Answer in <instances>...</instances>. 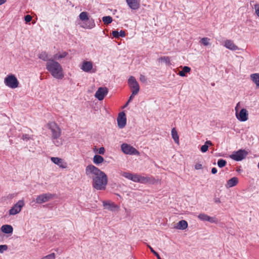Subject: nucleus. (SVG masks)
I'll list each match as a JSON object with an SVG mask.
<instances>
[{"label": "nucleus", "mask_w": 259, "mask_h": 259, "mask_svg": "<svg viewBox=\"0 0 259 259\" xmlns=\"http://www.w3.org/2000/svg\"><path fill=\"white\" fill-rule=\"evenodd\" d=\"M5 84L12 89H15L18 87L19 81L14 75H8L4 80Z\"/></svg>", "instance_id": "39448f33"}, {"label": "nucleus", "mask_w": 259, "mask_h": 259, "mask_svg": "<svg viewBox=\"0 0 259 259\" xmlns=\"http://www.w3.org/2000/svg\"><path fill=\"white\" fill-rule=\"evenodd\" d=\"M254 9L255 10V13L259 17V5L258 4L255 5Z\"/></svg>", "instance_id": "09e8293b"}, {"label": "nucleus", "mask_w": 259, "mask_h": 259, "mask_svg": "<svg viewBox=\"0 0 259 259\" xmlns=\"http://www.w3.org/2000/svg\"><path fill=\"white\" fill-rule=\"evenodd\" d=\"M250 78L256 84V87L259 88V73H253L251 74Z\"/></svg>", "instance_id": "393cba45"}, {"label": "nucleus", "mask_w": 259, "mask_h": 259, "mask_svg": "<svg viewBox=\"0 0 259 259\" xmlns=\"http://www.w3.org/2000/svg\"><path fill=\"white\" fill-rule=\"evenodd\" d=\"M1 231L6 234H12L13 231V228L11 225H4L1 227Z\"/></svg>", "instance_id": "412c9836"}, {"label": "nucleus", "mask_w": 259, "mask_h": 259, "mask_svg": "<svg viewBox=\"0 0 259 259\" xmlns=\"http://www.w3.org/2000/svg\"><path fill=\"white\" fill-rule=\"evenodd\" d=\"M122 151L126 154H136L138 153V151L133 146L125 143H123L121 145Z\"/></svg>", "instance_id": "9d476101"}, {"label": "nucleus", "mask_w": 259, "mask_h": 259, "mask_svg": "<svg viewBox=\"0 0 259 259\" xmlns=\"http://www.w3.org/2000/svg\"><path fill=\"white\" fill-rule=\"evenodd\" d=\"M98 152L100 154H103L105 152V148L104 147L100 148Z\"/></svg>", "instance_id": "603ef678"}, {"label": "nucleus", "mask_w": 259, "mask_h": 259, "mask_svg": "<svg viewBox=\"0 0 259 259\" xmlns=\"http://www.w3.org/2000/svg\"><path fill=\"white\" fill-rule=\"evenodd\" d=\"M47 202L54 198H57V195L55 194H51L50 193L44 194Z\"/></svg>", "instance_id": "72a5a7b5"}, {"label": "nucleus", "mask_w": 259, "mask_h": 259, "mask_svg": "<svg viewBox=\"0 0 259 259\" xmlns=\"http://www.w3.org/2000/svg\"><path fill=\"white\" fill-rule=\"evenodd\" d=\"M46 199L44 194L38 195L36 198V202L38 204H41L46 202Z\"/></svg>", "instance_id": "7c9ffc66"}, {"label": "nucleus", "mask_w": 259, "mask_h": 259, "mask_svg": "<svg viewBox=\"0 0 259 259\" xmlns=\"http://www.w3.org/2000/svg\"><path fill=\"white\" fill-rule=\"evenodd\" d=\"M102 20L106 24H109L112 22V18L110 16H104L102 18Z\"/></svg>", "instance_id": "c9c22d12"}, {"label": "nucleus", "mask_w": 259, "mask_h": 259, "mask_svg": "<svg viewBox=\"0 0 259 259\" xmlns=\"http://www.w3.org/2000/svg\"><path fill=\"white\" fill-rule=\"evenodd\" d=\"M79 17L80 20H81L82 21H83V22L84 21H85L86 20L88 19V18H89L88 13L86 12H81L79 14Z\"/></svg>", "instance_id": "f704fd0d"}, {"label": "nucleus", "mask_w": 259, "mask_h": 259, "mask_svg": "<svg viewBox=\"0 0 259 259\" xmlns=\"http://www.w3.org/2000/svg\"><path fill=\"white\" fill-rule=\"evenodd\" d=\"M140 80L142 82H145L147 81L146 76L144 75L141 74L140 76Z\"/></svg>", "instance_id": "49530a36"}, {"label": "nucleus", "mask_w": 259, "mask_h": 259, "mask_svg": "<svg viewBox=\"0 0 259 259\" xmlns=\"http://www.w3.org/2000/svg\"><path fill=\"white\" fill-rule=\"evenodd\" d=\"M107 184V179H93V187L97 190H104Z\"/></svg>", "instance_id": "6e6552de"}, {"label": "nucleus", "mask_w": 259, "mask_h": 259, "mask_svg": "<svg viewBox=\"0 0 259 259\" xmlns=\"http://www.w3.org/2000/svg\"><path fill=\"white\" fill-rule=\"evenodd\" d=\"M226 160H225L223 159H219V160L218 161V165L221 168L225 166L226 165Z\"/></svg>", "instance_id": "58836bf2"}, {"label": "nucleus", "mask_w": 259, "mask_h": 259, "mask_svg": "<svg viewBox=\"0 0 259 259\" xmlns=\"http://www.w3.org/2000/svg\"><path fill=\"white\" fill-rule=\"evenodd\" d=\"M55 254L54 253H52L50 254H48L44 257H43L41 259H55Z\"/></svg>", "instance_id": "79ce46f5"}, {"label": "nucleus", "mask_w": 259, "mask_h": 259, "mask_svg": "<svg viewBox=\"0 0 259 259\" xmlns=\"http://www.w3.org/2000/svg\"><path fill=\"white\" fill-rule=\"evenodd\" d=\"M156 256L157 257V259H161V258L160 257L158 254Z\"/></svg>", "instance_id": "4d7b16f0"}, {"label": "nucleus", "mask_w": 259, "mask_h": 259, "mask_svg": "<svg viewBox=\"0 0 259 259\" xmlns=\"http://www.w3.org/2000/svg\"><path fill=\"white\" fill-rule=\"evenodd\" d=\"M203 167L202 166V164L200 163H196L195 165V168L197 170H198V169H202Z\"/></svg>", "instance_id": "de8ad7c7"}, {"label": "nucleus", "mask_w": 259, "mask_h": 259, "mask_svg": "<svg viewBox=\"0 0 259 259\" xmlns=\"http://www.w3.org/2000/svg\"><path fill=\"white\" fill-rule=\"evenodd\" d=\"M52 161L56 164H57L61 167L65 168L66 166V163L64 162V160L58 157H51Z\"/></svg>", "instance_id": "aec40b11"}, {"label": "nucleus", "mask_w": 259, "mask_h": 259, "mask_svg": "<svg viewBox=\"0 0 259 259\" xmlns=\"http://www.w3.org/2000/svg\"><path fill=\"white\" fill-rule=\"evenodd\" d=\"M117 120L119 127L120 128H123L126 123V118L125 113L123 112H120L118 115Z\"/></svg>", "instance_id": "4468645a"}, {"label": "nucleus", "mask_w": 259, "mask_h": 259, "mask_svg": "<svg viewBox=\"0 0 259 259\" xmlns=\"http://www.w3.org/2000/svg\"><path fill=\"white\" fill-rule=\"evenodd\" d=\"M46 69L55 78L61 79L64 77L63 70L61 65L51 58L46 63Z\"/></svg>", "instance_id": "f257e3e1"}, {"label": "nucleus", "mask_w": 259, "mask_h": 259, "mask_svg": "<svg viewBox=\"0 0 259 259\" xmlns=\"http://www.w3.org/2000/svg\"><path fill=\"white\" fill-rule=\"evenodd\" d=\"M171 136L175 142L178 144L179 142V138L175 128H173L171 130Z\"/></svg>", "instance_id": "cd10ccee"}, {"label": "nucleus", "mask_w": 259, "mask_h": 259, "mask_svg": "<svg viewBox=\"0 0 259 259\" xmlns=\"http://www.w3.org/2000/svg\"><path fill=\"white\" fill-rule=\"evenodd\" d=\"M87 175H93L94 178H107V175L93 165H89L86 168Z\"/></svg>", "instance_id": "f03ea898"}, {"label": "nucleus", "mask_w": 259, "mask_h": 259, "mask_svg": "<svg viewBox=\"0 0 259 259\" xmlns=\"http://www.w3.org/2000/svg\"><path fill=\"white\" fill-rule=\"evenodd\" d=\"M239 103H238L237 106L235 107L236 110V116L237 118L240 121H245L248 119V113L246 109L243 108L239 112H237V108Z\"/></svg>", "instance_id": "1a4fd4ad"}, {"label": "nucleus", "mask_w": 259, "mask_h": 259, "mask_svg": "<svg viewBox=\"0 0 259 259\" xmlns=\"http://www.w3.org/2000/svg\"><path fill=\"white\" fill-rule=\"evenodd\" d=\"M128 83L133 92V95H137L140 90V87L138 82L134 76H131L128 79Z\"/></svg>", "instance_id": "423d86ee"}, {"label": "nucleus", "mask_w": 259, "mask_h": 259, "mask_svg": "<svg viewBox=\"0 0 259 259\" xmlns=\"http://www.w3.org/2000/svg\"><path fill=\"white\" fill-rule=\"evenodd\" d=\"M209 38L207 37H203L201 39V43L205 46H207L209 45Z\"/></svg>", "instance_id": "ea45409f"}, {"label": "nucleus", "mask_w": 259, "mask_h": 259, "mask_svg": "<svg viewBox=\"0 0 259 259\" xmlns=\"http://www.w3.org/2000/svg\"><path fill=\"white\" fill-rule=\"evenodd\" d=\"M136 95H133V92L132 93V95H131V96L129 98V99L128 100L125 106H126L134 98V96H135Z\"/></svg>", "instance_id": "3c124183"}, {"label": "nucleus", "mask_w": 259, "mask_h": 259, "mask_svg": "<svg viewBox=\"0 0 259 259\" xmlns=\"http://www.w3.org/2000/svg\"><path fill=\"white\" fill-rule=\"evenodd\" d=\"M217 172V169L215 167H213L211 169V172L213 174H216Z\"/></svg>", "instance_id": "864d4df0"}, {"label": "nucleus", "mask_w": 259, "mask_h": 259, "mask_svg": "<svg viewBox=\"0 0 259 259\" xmlns=\"http://www.w3.org/2000/svg\"><path fill=\"white\" fill-rule=\"evenodd\" d=\"M7 0H0V6L5 4Z\"/></svg>", "instance_id": "6e6d98bb"}, {"label": "nucleus", "mask_w": 259, "mask_h": 259, "mask_svg": "<svg viewBox=\"0 0 259 259\" xmlns=\"http://www.w3.org/2000/svg\"><path fill=\"white\" fill-rule=\"evenodd\" d=\"M52 140L53 142V143L56 146H59L62 144V142L61 139L60 138L53 139V138H52Z\"/></svg>", "instance_id": "4c0bfd02"}, {"label": "nucleus", "mask_w": 259, "mask_h": 259, "mask_svg": "<svg viewBox=\"0 0 259 259\" xmlns=\"http://www.w3.org/2000/svg\"><path fill=\"white\" fill-rule=\"evenodd\" d=\"M80 68L83 71L89 72L93 68V63L91 61H84Z\"/></svg>", "instance_id": "6ab92c4d"}, {"label": "nucleus", "mask_w": 259, "mask_h": 259, "mask_svg": "<svg viewBox=\"0 0 259 259\" xmlns=\"http://www.w3.org/2000/svg\"><path fill=\"white\" fill-rule=\"evenodd\" d=\"M95 26L94 20L92 18L86 20L84 21L81 25V27L86 29H92Z\"/></svg>", "instance_id": "dca6fc26"}, {"label": "nucleus", "mask_w": 259, "mask_h": 259, "mask_svg": "<svg viewBox=\"0 0 259 259\" xmlns=\"http://www.w3.org/2000/svg\"><path fill=\"white\" fill-rule=\"evenodd\" d=\"M208 217L206 214L200 213L198 215V218L199 220L203 221H208Z\"/></svg>", "instance_id": "e433bc0d"}, {"label": "nucleus", "mask_w": 259, "mask_h": 259, "mask_svg": "<svg viewBox=\"0 0 259 259\" xmlns=\"http://www.w3.org/2000/svg\"><path fill=\"white\" fill-rule=\"evenodd\" d=\"M153 253L155 256H156V255L158 254V253H157L155 251H154L153 252Z\"/></svg>", "instance_id": "13d9d810"}, {"label": "nucleus", "mask_w": 259, "mask_h": 259, "mask_svg": "<svg viewBox=\"0 0 259 259\" xmlns=\"http://www.w3.org/2000/svg\"><path fill=\"white\" fill-rule=\"evenodd\" d=\"M159 62H164L166 65H169L170 64V58L169 57H161L158 59Z\"/></svg>", "instance_id": "473e14b6"}, {"label": "nucleus", "mask_w": 259, "mask_h": 259, "mask_svg": "<svg viewBox=\"0 0 259 259\" xmlns=\"http://www.w3.org/2000/svg\"><path fill=\"white\" fill-rule=\"evenodd\" d=\"M25 201L23 199L18 200L16 203L9 209V215H15L20 213L23 207L25 206Z\"/></svg>", "instance_id": "7ed1b4c3"}, {"label": "nucleus", "mask_w": 259, "mask_h": 259, "mask_svg": "<svg viewBox=\"0 0 259 259\" xmlns=\"http://www.w3.org/2000/svg\"><path fill=\"white\" fill-rule=\"evenodd\" d=\"M190 70H191V68L189 67L184 66V67H183L182 70L180 71L179 72L178 74L181 76L184 77V76H186L185 73L189 72L190 71Z\"/></svg>", "instance_id": "2f4dec72"}, {"label": "nucleus", "mask_w": 259, "mask_h": 259, "mask_svg": "<svg viewBox=\"0 0 259 259\" xmlns=\"http://www.w3.org/2000/svg\"><path fill=\"white\" fill-rule=\"evenodd\" d=\"M46 126L50 130L52 133V138L53 139L60 138L61 134V130L55 122H49L47 124Z\"/></svg>", "instance_id": "20e7f679"}, {"label": "nucleus", "mask_w": 259, "mask_h": 259, "mask_svg": "<svg viewBox=\"0 0 259 259\" xmlns=\"http://www.w3.org/2000/svg\"><path fill=\"white\" fill-rule=\"evenodd\" d=\"M188 227V223L185 220H181L178 223L177 226L175 227V228L179 230H184Z\"/></svg>", "instance_id": "4be33fe9"}, {"label": "nucleus", "mask_w": 259, "mask_h": 259, "mask_svg": "<svg viewBox=\"0 0 259 259\" xmlns=\"http://www.w3.org/2000/svg\"><path fill=\"white\" fill-rule=\"evenodd\" d=\"M128 7L132 10H138L140 7L139 0H126Z\"/></svg>", "instance_id": "f3484780"}, {"label": "nucleus", "mask_w": 259, "mask_h": 259, "mask_svg": "<svg viewBox=\"0 0 259 259\" xmlns=\"http://www.w3.org/2000/svg\"><path fill=\"white\" fill-rule=\"evenodd\" d=\"M24 20L26 23H28L31 21L32 17L29 15H27L25 16Z\"/></svg>", "instance_id": "a18cd8bd"}, {"label": "nucleus", "mask_w": 259, "mask_h": 259, "mask_svg": "<svg viewBox=\"0 0 259 259\" xmlns=\"http://www.w3.org/2000/svg\"><path fill=\"white\" fill-rule=\"evenodd\" d=\"M213 201L216 203H221L220 199L219 197H218L216 196V195H214V198H213Z\"/></svg>", "instance_id": "8fccbe9b"}, {"label": "nucleus", "mask_w": 259, "mask_h": 259, "mask_svg": "<svg viewBox=\"0 0 259 259\" xmlns=\"http://www.w3.org/2000/svg\"><path fill=\"white\" fill-rule=\"evenodd\" d=\"M248 153L245 150H239L234 152L230 157L231 159L236 161H241L247 155Z\"/></svg>", "instance_id": "0eeeda50"}, {"label": "nucleus", "mask_w": 259, "mask_h": 259, "mask_svg": "<svg viewBox=\"0 0 259 259\" xmlns=\"http://www.w3.org/2000/svg\"><path fill=\"white\" fill-rule=\"evenodd\" d=\"M207 222H209L211 223L217 224L218 223V220L216 217H211L209 216Z\"/></svg>", "instance_id": "a19ab883"}, {"label": "nucleus", "mask_w": 259, "mask_h": 259, "mask_svg": "<svg viewBox=\"0 0 259 259\" xmlns=\"http://www.w3.org/2000/svg\"><path fill=\"white\" fill-rule=\"evenodd\" d=\"M38 57L44 61L48 62L51 59L49 58L48 54L46 52H42L38 55Z\"/></svg>", "instance_id": "c85d7f7f"}, {"label": "nucleus", "mask_w": 259, "mask_h": 259, "mask_svg": "<svg viewBox=\"0 0 259 259\" xmlns=\"http://www.w3.org/2000/svg\"><path fill=\"white\" fill-rule=\"evenodd\" d=\"M21 139L24 141H28L30 139V137L27 134H23Z\"/></svg>", "instance_id": "c03bdc74"}, {"label": "nucleus", "mask_w": 259, "mask_h": 259, "mask_svg": "<svg viewBox=\"0 0 259 259\" xmlns=\"http://www.w3.org/2000/svg\"><path fill=\"white\" fill-rule=\"evenodd\" d=\"M68 53L66 52H63L62 53H57L53 56V59L54 60H60L61 59L64 58L68 55Z\"/></svg>", "instance_id": "5701e85b"}, {"label": "nucleus", "mask_w": 259, "mask_h": 259, "mask_svg": "<svg viewBox=\"0 0 259 259\" xmlns=\"http://www.w3.org/2000/svg\"><path fill=\"white\" fill-rule=\"evenodd\" d=\"M133 182L136 183V184H133L132 182L130 183L129 187L132 189H137L139 187L137 186L138 184H144L148 182V179H130Z\"/></svg>", "instance_id": "2eb2a0df"}, {"label": "nucleus", "mask_w": 259, "mask_h": 259, "mask_svg": "<svg viewBox=\"0 0 259 259\" xmlns=\"http://www.w3.org/2000/svg\"><path fill=\"white\" fill-rule=\"evenodd\" d=\"M108 89L106 87H100L95 93V97L99 101L104 99L105 95L108 93Z\"/></svg>", "instance_id": "f8f14e48"}, {"label": "nucleus", "mask_w": 259, "mask_h": 259, "mask_svg": "<svg viewBox=\"0 0 259 259\" xmlns=\"http://www.w3.org/2000/svg\"><path fill=\"white\" fill-rule=\"evenodd\" d=\"M224 46L232 51L238 50L239 48L234 44L233 41L231 40H226L224 42Z\"/></svg>", "instance_id": "a211bd4d"}, {"label": "nucleus", "mask_w": 259, "mask_h": 259, "mask_svg": "<svg viewBox=\"0 0 259 259\" xmlns=\"http://www.w3.org/2000/svg\"><path fill=\"white\" fill-rule=\"evenodd\" d=\"M103 161V157L99 155H95L93 158V162L96 164L101 163Z\"/></svg>", "instance_id": "c756f323"}, {"label": "nucleus", "mask_w": 259, "mask_h": 259, "mask_svg": "<svg viewBox=\"0 0 259 259\" xmlns=\"http://www.w3.org/2000/svg\"><path fill=\"white\" fill-rule=\"evenodd\" d=\"M103 205L105 208L110 211H117L119 209V206L113 202L110 201H103Z\"/></svg>", "instance_id": "ddd939ff"}, {"label": "nucleus", "mask_w": 259, "mask_h": 259, "mask_svg": "<svg viewBox=\"0 0 259 259\" xmlns=\"http://www.w3.org/2000/svg\"><path fill=\"white\" fill-rule=\"evenodd\" d=\"M112 34L113 37L115 38H119L120 36L124 37L125 36V33L124 31L121 30L120 32H118L117 30H114L112 32Z\"/></svg>", "instance_id": "a878e982"}, {"label": "nucleus", "mask_w": 259, "mask_h": 259, "mask_svg": "<svg viewBox=\"0 0 259 259\" xmlns=\"http://www.w3.org/2000/svg\"><path fill=\"white\" fill-rule=\"evenodd\" d=\"M212 145V143L210 141H206L204 145L201 147V151L203 153L206 152L208 150V146H211Z\"/></svg>", "instance_id": "bb28decb"}, {"label": "nucleus", "mask_w": 259, "mask_h": 259, "mask_svg": "<svg viewBox=\"0 0 259 259\" xmlns=\"http://www.w3.org/2000/svg\"><path fill=\"white\" fill-rule=\"evenodd\" d=\"M238 183V179H229V180L227 181L225 186L227 188H230L236 186Z\"/></svg>", "instance_id": "b1692460"}, {"label": "nucleus", "mask_w": 259, "mask_h": 259, "mask_svg": "<svg viewBox=\"0 0 259 259\" xmlns=\"http://www.w3.org/2000/svg\"><path fill=\"white\" fill-rule=\"evenodd\" d=\"M238 172H240V171H242V170L239 169V170H238Z\"/></svg>", "instance_id": "bf43d9fd"}, {"label": "nucleus", "mask_w": 259, "mask_h": 259, "mask_svg": "<svg viewBox=\"0 0 259 259\" xmlns=\"http://www.w3.org/2000/svg\"><path fill=\"white\" fill-rule=\"evenodd\" d=\"M257 166H258V168H259V162H258V163Z\"/></svg>", "instance_id": "052dcab7"}, {"label": "nucleus", "mask_w": 259, "mask_h": 259, "mask_svg": "<svg viewBox=\"0 0 259 259\" xmlns=\"http://www.w3.org/2000/svg\"><path fill=\"white\" fill-rule=\"evenodd\" d=\"M147 246L149 247V248L150 249L151 251L153 253L155 250L153 249L151 246L148 244H147Z\"/></svg>", "instance_id": "5fc2aeb1"}, {"label": "nucleus", "mask_w": 259, "mask_h": 259, "mask_svg": "<svg viewBox=\"0 0 259 259\" xmlns=\"http://www.w3.org/2000/svg\"><path fill=\"white\" fill-rule=\"evenodd\" d=\"M117 173V174L115 176L117 177H122L125 178H145L144 177H141L136 174H132L128 171L118 170Z\"/></svg>", "instance_id": "9b49d317"}, {"label": "nucleus", "mask_w": 259, "mask_h": 259, "mask_svg": "<svg viewBox=\"0 0 259 259\" xmlns=\"http://www.w3.org/2000/svg\"><path fill=\"white\" fill-rule=\"evenodd\" d=\"M8 249L7 245H0V253H3Z\"/></svg>", "instance_id": "37998d69"}]
</instances>
